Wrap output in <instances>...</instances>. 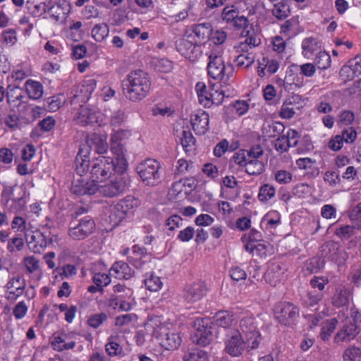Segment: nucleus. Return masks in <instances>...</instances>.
Listing matches in <instances>:
<instances>
[{"label":"nucleus","mask_w":361,"mask_h":361,"mask_svg":"<svg viewBox=\"0 0 361 361\" xmlns=\"http://www.w3.org/2000/svg\"><path fill=\"white\" fill-rule=\"evenodd\" d=\"M151 85L147 73L140 69L132 71L122 81L123 93L129 101L137 102L149 94Z\"/></svg>","instance_id":"nucleus-1"},{"label":"nucleus","mask_w":361,"mask_h":361,"mask_svg":"<svg viewBox=\"0 0 361 361\" xmlns=\"http://www.w3.org/2000/svg\"><path fill=\"white\" fill-rule=\"evenodd\" d=\"M145 331L157 339L159 345L167 350L178 349L182 343L180 333L163 324L159 317L149 318L145 324Z\"/></svg>","instance_id":"nucleus-2"},{"label":"nucleus","mask_w":361,"mask_h":361,"mask_svg":"<svg viewBox=\"0 0 361 361\" xmlns=\"http://www.w3.org/2000/svg\"><path fill=\"white\" fill-rule=\"evenodd\" d=\"M90 146L83 145L79 149L78 154L75 159V168L78 175L82 176L90 167V160L88 154L90 149L93 148L97 154H104L108 151L109 145L107 142V136L99 134H93L90 140Z\"/></svg>","instance_id":"nucleus-3"},{"label":"nucleus","mask_w":361,"mask_h":361,"mask_svg":"<svg viewBox=\"0 0 361 361\" xmlns=\"http://www.w3.org/2000/svg\"><path fill=\"white\" fill-rule=\"evenodd\" d=\"M90 166L91 176L95 181H102L114 173L122 174L124 172L118 169V164L109 157L101 156L93 159Z\"/></svg>","instance_id":"nucleus-4"},{"label":"nucleus","mask_w":361,"mask_h":361,"mask_svg":"<svg viewBox=\"0 0 361 361\" xmlns=\"http://www.w3.org/2000/svg\"><path fill=\"white\" fill-rule=\"evenodd\" d=\"M193 39L192 33H188L185 30L183 36L175 42L177 51L191 61L198 60L202 54L201 45L204 44V43L193 42Z\"/></svg>","instance_id":"nucleus-5"},{"label":"nucleus","mask_w":361,"mask_h":361,"mask_svg":"<svg viewBox=\"0 0 361 361\" xmlns=\"http://www.w3.org/2000/svg\"><path fill=\"white\" fill-rule=\"evenodd\" d=\"M208 55L207 66L208 75L216 80H228L233 73L231 66H226L223 58L217 54L210 53Z\"/></svg>","instance_id":"nucleus-6"},{"label":"nucleus","mask_w":361,"mask_h":361,"mask_svg":"<svg viewBox=\"0 0 361 361\" xmlns=\"http://www.w3.org/2000/svg\"><path fill=\"white\" fill-rule=\"evenodd\" d=\"M95 228V223L90 216L76 218L69 224L68 235L74 240H82L91 235Z\"/></svg>","instance_id":"nucleus-7"},{"label":"nucleus","mask_w":361,"mask_h":361,"mask_svg":"<svg viewBox=\"0 0 361 361\" xmlns=\"http://www.w3.org/2000/svg\"><path fill=\"white\" fill-rule=\"evenodd\" d=\"M242 338L245 339L248 350L255 349L260 342V334L257 331L255 318L246 317L240 321L239 329Z\"/></svg>","instance_id":"nucleus-8"},{"label":"nucleus","mask_w":361,"mask_h":361,"mask_svg":"<svg viewBox=\"0 0 361 361\" xmlns=\"http://www.w3.org/2000/svg\"><path fill=\"white\" fill-rule=\"evenodd\" d=\"M159 169L160 164L156 159H147L137 166L136 171L145 184L155 185L160 178Z\"/></svg>","instance_id":"nucleus-9"},{"label":"nucleus","mask_w":361,"mask_h":361,"mask_svg":"<svg viewBox=\"0 0 361 361\" xmlns=\"http://www.w3.org/2000/svg\"><path fill=\"white\" fill-rule=\"evenodd\" d=\"M224 345V351L231 357L240 356L245 348H247V344L238 329H230L226 333Z\"/></svg>","instance_id":"nucleus-10"},{"label":"nucleus","mask_w":361,"mask_h":361,"mask_svg":"<svg viewBox=\"0 0 361 361\" xmlns=\"http://www.w3.org/2000/svg\"><path fill=\"white\" fill-rule=\"evenodd\" d=\"M208 318H197L192 326L195 332L192 336L193 343L202 346H207L212 340V327Z\"/></svg>","instance_id":"nucleus-11"},{"label":"nucleus","mask_w":361,"mask_h":361,"mask_svg":"<svg viewBox=\"0 0 361 361\" xmlns=\"http://www.w3.org/2000/svg\"><path fill=\"white\" fill-rule=\"evenodd\" d=\"M23 80V71L18 70L8 78L7 99L8 103L14 106L21 104L23 89L20 87Z\"/></svg>","instance_id":"nucleus-12"},{"label":"nucleus","mask_w":361,"mask_h":361,"mask_svg":"<svg viewBox=\"0 0 361 361\" xmlns=\"http://www.w3.org/2000/svg\"><path fill=\"white\" fill-rule=\"evenodd\" d=\"M275 317L285 326H290L299 317V308L290 302H282L276 307Z\"/></svg>","instance_id":"nucleus-13"},{"label":"nucleus","mask_w":361,"mask_h":361,"mask_svg":"<svg viewBox=\"0 0 361 361\" xmlns=\"http://www.w3.org/2000/svg\"><path fill=\"white\" fill-rule=\"evenodd\" d=\"M24 238L26 240L28 248L34 253H39L48 244L45 236L39 230L25 229V220Z\"/></svg>","instance_id":"nucleus-14"},{"label":"nucleus","mask_w":361,"mask_h":361,"mask_svg":"<svg viewBox=\"0 0 361 361\" xmlns=\"http://www.w3.org/2000/svg\"><path fill=\"white\" fill-rule=\"evenodd\" d=\"M126 182L121 174H118L104 185H98L97 192L104 197H114L123 193L126 188Z\"/></svg>","instance_id":"nucleus-15"},{"label":"nucleus","mask_w":361,"mask_h":361,"mask_svg":"<svg viewBox=\"0 0 361 361\" xmlns=\"http://www.w3.org/2000/svg\"><path fill=\"white\" fill-rule=\"evenodd\" d=\"M321 257L337 263L344 262L347 259V254L341 250L338 243L329 241L323 244L320 250Z\"/></svg>","instance_id":"nucleus-16"},{"label":"nucleus","mask_w":361,"mask_h":361,"mask_svg":"<svg viewBox=\"0 0 361 361\" xmlns=\"http://www.w3.org/2000/svg\"><path fill=\"white\" fill-rule=\"evenodd\" d=\"M305 85L304 78L298 71V64H291L287 71L283 80V86L288 91H295L296 89L303 87Z\"/></svg>","instance_id":"nucleus-17"},{"label":"nucleus","mask_w":361,"mask_h":361,"mask_svg":"<svg viewBox=\"0 0 361 361\" xmlns=\"http://www.w3.org/2000/svg\"><path fill=\"white\" fill-rule=\"evenodd\" d=\"M207 291L205 283L199 281L186 285L183 290V297L188 302L193 303L201 300L206 295Z\"/></svg>","instance_id":"nucleus-18"},{"label":"nucleus","mask_w":361,"mask_h":361,"mask_svg":"<svg viewBox=\"0 0 361 361\" xmlns=\"http://www.w3.org/2000/svg\"><path fill=\"white\" fill-rule=\"evenodd\" d=\"M97 189L98 185L95 183V180H87L80 177L73 182L71 191L77 195H90L94 194Z\"/></svg>","instance_id":"nucleus-19"},{"label":"nucleus","mask_w":361,"mask_h":361,"mask_svg":"<svg viewBox=\"0 0 361 361\" xmlns=\"http://www.w3.org/2000/svg\"><path fill=\"white\" fill-rule=\"evenodd\" d=\"M209 116L205 111L200 110L191 115L190 123L197 135H204L209 128Z\"/></svg>","instance_id":"nucleus-20"},{"label":"nucleus","mask_w":361,"mask_h":361,"mask_svg":"<svg viewBox=\"0 0 361 361\" xmlns=\"http://www.w3.org/2000/svg\"><path fill=\"white\" fill-rule=\"evenodd\" d=\"M353 298L351 290L343 285L336 287L334 295L331 297V304L336 307L348 306Z\"/></svg>","instance_id":"nucleus-21"},{"label":"nucleus","mask_w":361,"mask_h":361,"mask_svg":"<svg viewBox=\"0 0 361 361\" xmlns=\"http://www.w3.org/2000/svg\"><path fill=\"white\" fill-rule=\"evenodd\" d=\"M125 143L111 140V151L116 156V164H118V169L120 171H125L127 169L128 164L125 158Z\"/></svg>","instance_id":"nucleus-22"},{"label":"nucleus","mask_w":361,"mask_h":361,"mask_svg":"<svg viewBox=\"0 0 361 361\" xmlns=\"http://www.w3.org/2000/svg\"><path fill=\"white\" fill-rule=\"evenodd\" d=\"M100 113L86 107H81L78 112L75 121L77 123L85 126L99 123Z\"/></svg>","instance_id":"nucleus-23"},{"label":"nucleus","mask_w":361,"mask_h":361,"mask_svg":"<svg viewBox=\"0 0 361 361\" xmlns=\"http://www.w3.org/2000/svg\"><path fill=\"white\" fill-rule=\"evenodd\" d=\"M358 334L359 331L356 324L350 322L345 324L342 329L337 332L334 337V342H349L354 339Z\"/></svg>","instance_id":"nucleus-24"},{"label":"nucleus","mask_w":361,"mask_h":361,"mask_svg":"<svg viewBox=\"0 0 361 361\" xmlns=\"http://www.w3.org/2000/svg\"><path fill=\"white\" fill-rule=\"evenodd\" d=\"M6 296L8 300L14 301L23 295V282L19 275L13 276L6 285Z\"/></svg>","instance_id":"nucleus-25"},{"label":"nucleus","mask_w":361,"mask_h":361,"mask_svg":"<svg viewBox=\"0 0 361 361\" xmlns=\"http://www.w3.org/2000/svg\"><path fill=\"white\" fill-rule=\"evenodd\" d=\"M110 274L118 279H130L134 274V271L126 262L119 261L115 262L110 269Z\"/></svg>","instance_id":"nucleus-26"},{"label":"nucleus","mask_w":361,"mask_h":361,"mask_svg":"<svg viewBox=\"0 0 361 361\" xmlns=\"http://www.w3.org/2000/svg\"><path fill=\"white\" fill-rule=\"evenodd\" d=\"M25 87L30 99L37 100L42 97L43 86L39 82L30 79L25 82Z\"/></svg>","instance_id":"nucleus-27"},{"label":"nucleus","mask_w":361,"mask_h":361,"mask_svg":"<svg viewBox=\"0 0 361 361\" xmlns=\"http://www.w3.org/2000/svg\"><path fill=\"white\" fill-rule=\"evenodd\" d=\"M214 323L226 330V332L230 329H233L232 326L235 324L234 317L232 314L228 312H219L214 317Z\"/></svg>","instance_id":"nucleus-28"},{"label":"nucleus","mask_w":361,"mask_h":361,"mask_svg":"<svg viewBox=\"0 0 361 361\" xmlns=\"http://www.w3.org/2000/svg\"><path fill=\"white\" fill-rule=\"evenodd\" d=\"M245 249L252 255L258 256L261 258L266 257L270 254L271 247L269 245L262 243H247L245 245Z\"/></svg>","instance_id":"nucleus-29"},{"label":"nucleus","mask_w":361,"mask_h":361,"mask_svg":"<svg viewBox=\"0 0 361 361\" xmlns=\"http://www.w3.org/2000/svg\"><path fill=\"white\" fill-rule=\"evenodd\" d=\"M47 1H50V0H27V9L32 16H39L47 12Z\"/></svg>","instance_id":"nucleus-30"},{"label":"nucleus","mask_w":361,"mask_h":361,"mask_svg":"<svg viewBox=\"0 0 361 361\" xmlns=\"http://www.w3.org/2000/svg\"><path fill=\"white\" fill-rule=\"evenodd\" d=\"M192 33L200 40L203 41L210 37L212 34V26L209 23H203L194 25L192 27Z\"/></svg>","instance_id":"nucleus-31"},{"label":"nucleus","mask_w":361,"mask_h":361,"mask_svg":"<svg viewBox=\"0 0 361 361\" xmlns=\"http://www.w3.org/2000/svg\"><path fill=\"white\" fill-rule=\"evenodd\" d=\"M133 255L128 257L129 262L137 269L142 267V258L147 255V250L144 247L135 245L133 247Z\"/></svg>","instance_id":"nucleus-32"},{"label":"nucleus","mask_w":361,"mask_h":361,"mask_svg":"<svg viewBox=\"0 0 361 361\" xmlns=\"http://www.w3.org/2000/svg\"><path fill=\"white\" fill-rule=\"evenodd\" d=\"M290 0H281L278 4H274L271 11L273 16L278 20H283L289 16L290 13L288 1Z\"/></svg>","instance_id":"nucleus-33"},{"label":"nucleus","mask_w":361,"mask_h":361,"mask_svg":"<svg viewBox=\"0 0 361 361\" xmlns=\"http://www.w3.org/2000/svg\"><path fill=\"white\" fill-rule=\"evenodd\" d=\"M209 356L206 351L200 348L189 350L185 353L183 361H208Z\"/></svg>","instance_id":"nucleus-34"},{"label":"nucleus","mask_w":361,"mask_h":361,"mask_svg":"<svg viewBox=\"0 0 361 361\" xmlns=\"http://www.w3.org/2000/svg\"><path fill=\"white\" fill-rule=\"evenodd\" d=\"M245 171L249 175L258 176L264 171V164L259 159H247V164L245 166Z\"/></svg>","instance_id":"nucleus-35"},{"label":"nucleus","mask_w":361,"mask_h":361,"mask_svg":"<svg viewBox=\"0 0 361 361\" xmlns=\"http://www.w3.org/2000/svg\"><path fill=\"white\" fill-rule=\"evenodd\" d=\"M47 11L50 13L51 18L56 22H63L66 20L68 11L60 4H55L51 6L47 5Z\"/></svg>","instance_id":"nucleus-36"},{"label":"nucleus","mask_w":361,"mask_h":361,"mask_svg":"<svg viewBox=\"0 0 361 361\" xmlns=\"http://www.w3.org/2000/svg\"><path fill=\"white\" fill-rule=\"evenodd\" d=\"M109 28L106 23H99L94 25L92 30V37L96 42H102L108 35Z\"/></svg>","instance_id":"nucleus-37"},{"label":"nucleus","mask_w":361,"mask_h":361,"mask_svg":"<svg viewBox=\"0 0 361 361\" xmlns=\"http://www.w3.org/2000/svg\"><path fill=\"white\" fill-rule=\"evenodd\" d=\"M196 91L198 96L199 102L206 108L210 107V102L209 99V93L207 90L205 85L202 82H197L196 85Z\"/></svg>","instance_id":"nucleus-38"},{"label":"nucleus","mask_w":361,"mask_h":361,"mask_svg":"<svg viewBox=\"0 0 361 361\" xmlns=\"http://www.w3.org/2000/svg\"><path fill=\"white\" fill-rule=\"evenodd\" d=\"M302 55L306 59H311L317 50V42L312 38H305L302 42Z\"/></svg>","instance_id":"nucleus-39"},{"label":"nucleus","mask_w":361,"mask_h":361,"mask_svg":"<svg viewBox=\"0 0 361 361\" xmlns=\"http://www.w3.org/2000/svg\"><path fill=\"white\" fill-rule=\"evenodd\" d=\"M51 346L55 350L61 352L65 350L73 349L75 346V342L72 341L66 343L62 337L56 336L51 341Z\"/></svg>","instance_id":"nucleus-40"},{"label":"nucleus","mask_w":361,"mask_h":361,"mask_svg":"<svg viewBox=\"0 0 361 361\" xmlns=\"http://www.w3.org/2000/svg\"><path fill=\"white\" fill-rule=\"evenodd\" d=\"M276 189L274 186L264 184L259 188L258 193V199L260 202H265L274 197Z\"/></svg>","instance_id":"nucleus-41"},{"label":"nucleus","mask_w":361,"mask_h":361,"mask_svg":"<svg viewBox=\"0 0 361 361\" xmlns=\"http://www.w3.org/2000/svg\"><path fill=\"white\" fill-rule=\"evenodd\" d=\"M331 61L330 55L324 51H320L316 55L314 65L318 68L324 70L330 66Z\"/></svg>","instance_id":"nucleus-42"},{"label":"nucleus","mask_w":361,"mask_h":361,"mask_svg":"<svg viewBox=\"0 0 361 361\" xmlns=\"http://www.w3.org/2000/svg\"><path fill=\"white\" fill-rule=\"evenodd\" d=\"M195 142V137L190 130H183L180 137V144L185 152H190L193 149Z\"/></svg>","instance_id":"nucleus-43"},{"label":"nucleus","mask_w":361,"mask_h":361,"mask_svg":"<svg viewBox=\"0 0 361 361\" xmlns=\"http://www.w3.org/2000/svg\"><path fill=\"white\" fill-rule=\"evenodd\" d=\"M337 324L338 320L336 318H332L326 322L325 325L322 328L320 333V337L323 341H326L329 339Z\"/></svg>","instance_id":"nucleus-44"},{"label":"nucleus","mask_w":361,"mask_h":361,"mask_svg":"<svg viewBox=\"0 0 361 361\" xmlns=\"http://www.w3.org/2000/svg\"><path fill=\"white\" fill-rule=\"evenodd\" d=\"M335 235L342 240H348L355 233V228L353 226L345 225L336 228Z\"/></svg>","instance_id":"nucleus-45"},{"label":"nucleus","mask_w":361,"mask_h":361,"mask_svg":"<svg viewBox=\"0 0 361 361\" xmlns=\"http://www.w3.org/2000/svg\"><path fill=\"white\" fill-rule=\"evenodd\" d=\"M116 204L126 216L128 212L137 205V200L131 196H127Z\"/></svg>","instance_id":"nucleus-46"},{"label":"nucleus","mask_w":361,"mask_h":361,"mask_svg":"<svg viewBox=\"0 0 361 361\" xmlns=\"http://www.w3.org/2000/svg\"><path fill=\"white\" fill-rule=\"evenodd\" d=\"M323 298L322 293H314L310 291L307 293L306 296L303 299V305L309 307L316 305Z\"/></svg>","instance_id":"nucleus-47"},{"label":"nucleus","mask_w":361,"mask_h":361,"mask_svg":"<svg viewBox=\"0 0 361 361\" xmlns=\"http://www.w3.org/2000/svg\"><path fill=\"white\" fill-rule=\"evenodd\" d=\"M146 288L150 291H158L162 287V282L159 276L152 274L145 280Z\"/></svg>","instance_id":"nucleus-48"},{"label":"nucleus","mask_w":361,"mask_h":361,"mask_svg":"<svg viewBox=\"0 0 361 361\" xmlns=\"http://www.w3.org/2000/svg\"><path fill=\"white\" fill-rule=\"evenodd\" d=\"M7 249L10 252H17L23 249V237L21 234H17L9 240Z\"/></svg>","instance_id":"nucleus-49"},{"label":"nucleus","mask_w":361,"mask_h":361,"mask_svg":"<svg viewBox=\"0 0 361 361\" xmlns=\"http://www.w3.org/2000/svg\"><path fill=\"white\" fill-rule=\"evenodd\" d=\"M126 120V114L123 110L118 109L112 113L110 117V125L113 128L120 127Z\"/></svg>","instance_id":"nucleus-50"},{"label":"nucleus","mask_w":361,"mask_h":361,"mask_svg":"<svg viewBox=\"0 0 361 361\" xmlns=\"http://www.w3.org/2000/svg\"><path fill=\"white\" fill-rule=\"evenodd\" d=\"M125 216L121 212L120 208H118V205L115 204L111 209L109 214V220L113 226L118 225L124 219Z\"/></svg>","instance_id":"nucleus-51"},{"label":"nucleus","mask_w":361,"mask_h":361,"mask_svg":"<svg viewBox=\"0 0 361 361\" xmlns=\"http://www.w3.org/2000/svg\"><path fill=\"white\" fill-rule=\"evenodd\" d=\"M63 104V101H62L61 95H54L47 99V108L48 111L55 112L61 107Z\"/></svg>","instance_id":"nucleus-52"},{"label":"nucleus","mask_w":361,"mask_h":361,"mask_svg":"<svg viewBox=\"0 0 361 361\" xmlns=\"http://www.w3.org/2000/svg\"><path fill=\"white\" fill-rule=\"evenodd\" d=\"M361 357V349L357 347L347 348L343 355L344 361H359L357 359Z\"/></svg>","instance_id":"nucleus-53"},{"label":"nucleus","mask_w":361,"mask_h":361,"mask_svg":"<svg viewBox=\"0 0 361 361\" xmlns=\"http://www.w3.org/2000/svg\"><path fill=\"white\" fill-rule=\"evenodd\" d=\"M293 106L294 104L291 102L285 101L281 107L280 116L286 119L291 118L295 114Z\"/></svg>","instance_id":"nucleus-54"},{"label":"nucleus","mask_w":361,"mask_h":361,"mask_svg":"<svg viewBox=\"0 0 361 361\" xmlns=\"http://www.w3.org/2000/svg\"><path fill=\"white\" fill-rule=\"evenodd\" d=\"M92 281L95 285L99 287V291H103V286L109 285L111 282V279L106 274L96 273L93 276Z\"/></svg>","instance_id":"nucleus-55"},{"label":"nucleus","mask_w":361,"mask_h":361,"mask_svg":"<svg viewBox=\"0 0 361 361\" xmlns=\"http://www.w3.org/2000/svg\"><path fill=\"white\" fill-rule=\"evenodd\" d=\"M255 61V57L250 54H241L236 56L235 62L238 66H250Z\"/></svg>","instance_id":"nucleus-56"},{"label":"nucleus","mask_w":361,"mask_h":361,"mask_svg":"<svg viewBox=\"0 0 361 361\" xmlns=\"http://www.w3.org/2000/svg\"><path fill=\"white\" fill-rule=\"evenodd\" d=\"M259 43V39L251 36L247 37L244 42H240L235 48L237 49V51L247 52L249 48L256 47Z\"/></svg>","instance_id":"nucleus-57"},{"label":"nucleus","mask_w":361,"mask_h":361,"mask_svg":"<svg viewBox=\"0 0 361 361\" xmlns=\"http://www.w3.org/2000/svg\"><path fill=\"white\" fill-rule=\"evenodd\" d=\"M238 14V11L236 9L226 6L222 11L221 18L226 24L231 26Z\"/></svg>","instance_id":"nucleus-58"},{"label":"nucleus","mask_w":361,"mask_h":361,"mask_svg":"<svg viewBox=\"0 0 361 361\" xmlns=\"http://www.w3.org/2000/svg\"><path fill=\"white\" fill-rule=\"evenodd\" d=\"M298 71L303 78L304 76L311 78L316 72V67L313 63H307L302 65H298Z\"/></svg>","instance_id":"nucleus-59"},{"label":"nucleus","mask_w":361,"mask_h":361,"mask_svg":"<svg viewBox=\"0 0 361 361\" xmlns=\"http://www.w3.org/2000/svg\"><path fill=\"white\" fill-rule=\"evenodd\" d=\"M107 319V316L105 313L95 314L91 316L88 320L87 324L94 329L98 328L101 324H103Z\"/></svg>","instance_id":"nucleus-60"},{"label":"nucleus","mask_w":361,"mask_h":361,"mask_svg":"<svg viewBox=\"0 0 361 361\" xmlns=\"http://www.w3.org/2000/svg\"><path fill=\"white\" fill-rule=\"evenodd\" d=\"M275 180L280 184H288L292 181V174L286 170H279L275 173Z\"/></svg>","instance_id":"nucleus-61"},{"label":"nucleus","mask_w":361,"mask_h":361,"mask_svg":"<svg viewBox=\"0 0 361 361\" xmlns=\"http://www.w3.org/2000/svg\"><path fill=\"white\" fill-rule=\"evenodd\" d=\"M227 38V34L225 31L221 30H212V34L210 35L209 39L216 45H221L224 43Z\"/></svg>","instance_id":"nucleus-62"},{"label":"nucleus","mask_w":361,"mask_h":361,"mask_svg":"<svg viewBox=\"0 0 361 361\" xmlns=\"http://www.w3.org/2000/svg\"><path fill=\"white\" fill-rule=\"evenodd\" d=\"M324 180L328 183L330 186L334 187L341 181L340 176L337 171H326L324 173Z\"/></svg>","instance_id":"nucleus-63"},{"label":"nucleus","mask_w":361,"mask_h":361,"mask_svg":"<svg viewBox=\"0 0 361 361\" xmlns=\"http://www.w3.org/2000/svg\"><path fill=\"white\" fill-rule=\"evenodd\" d=\"M329 281L326 276H314L310 281L311 286L314 288H318L322 291L324 289L326 285L329 283Z\"/></svg>","instance_id":"nucleus-64"}]
</instances>
